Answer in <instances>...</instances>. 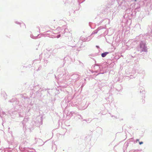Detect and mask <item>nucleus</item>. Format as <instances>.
I'll list each match as a JSON object with an SVG mask.
<instances>
[{"mask_svg":"<svg viewBox=\"0 0 152 152\" xmlns=\"http://www.w3.org/2000/svg\"><path fill=\"white\" fill-rule=\"evenodd\" d=\"M143 143V142H139V144L140 145H141V144H142Z\"/></svg>","mask_w":152,"mask_h":152,"instance_id":"obj_2","label":"nucleus"},{"mask_svg":"<svg viewBox=\"0 0 152 152\" xmlns=\"http://www.w3.org/2000/svg\"><path fill=\"white\" fill-rule=\"evenodd\" d=\"M108 52H105L103 53H102L101 54V56L103 57H105L107 54H108Z\"/></svg>","mask_w":152,"mask_h":152,"instance_id":"obj_1","label":"nucleus"}]
</instances>
